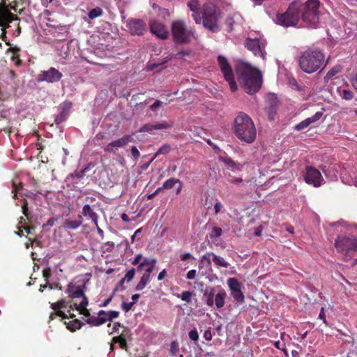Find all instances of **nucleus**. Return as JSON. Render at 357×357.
Masks as SVG:
<instances>
[{
    "mask_svg": "<svg viewBox=\"0 0 357 357\" xmlns=\"http://www.w3.org/2000/svg\"><path fill=\"white\" fill-rule=\"evenodd\" d=\"M238 81L244 91L249 94L257 93L261 87L262 75L250 64L241 62L236 67Z\"/></svg>",
    "mask_w": 357,
    "mask_h": 357,
    "instance_id": "f257e3e1",
    "label": "nucleus"
},
{
    "mask_svg": "<svg viewBox=\"0 0 357 357\" xmlns=\"http://www.w3.org/2000/svg\"><path fill=\"white\" fill-rule=\"evenodd\" d=\"M234 132L241 142L250 144L255 141L257 130L252 119L245 113L241 112L234 119Z\"/></svg>",
    "mask_w": 357,
    "mask_h": 357,
    "instance_id": "f03ea898",
    "label": "nucleus"
},
{
    "mask_svg": "<svg viewBox=\"0 0 357 357\" xmlns=\"http://www.w3.org/2000/svg\"><path fill=\"white\" fill-rule=\"evenodd\" d=\"M325 54L319 50L308 49L301 52L298 59L300 68L305 73L312 74L324 65Z\"/></svg>",
    "mask_w": 357,
    "mask_h": 357,
    "instance_id": "7ed1b4c3",
    "label": "nucleus"
},
{
    "mask_svg": "<svg viewBox=\"0 0 357 357\" xmlns=\"http://www.w3.org/2000/svg\"><path fill=\"white\" fill-rule=\"evenodd\" d=\"M320 2L319 0H307L301 4L302 11L301 19L305 25L311 28H317L319 23Z\"/></svg>",
    "mask_w": 357,
    "mask_h": 357,
    "instance_id": "20e7f679",
    "label": "nucleus"
},
{
    "mask_svg": "<svg viewBox=\"0 0 357 357\" xmlns=\"http://www.w3.org/2000/svg\"><path fill=\"white\" fill-rule=\"evenodd\" d=\"M171 31L173 41L177 45L188 44L195 38V30L188 29L183 20H175L172 22Z\"/></svg>",
    "mask_w": 357,
    "mask_h": 357,
    "instance_id": "39448f33",
    "label": "nucleus"
},
{
    "mask_svg": "<svg viewBox=\"0 0 357 357\" xmlns=\"http://www.w3.org/2000/svg\"><path fill=\"white\" fill-rule=\"evenodd\" d=\"M203 25L212 32H218L220 30L218 20L220 17V12L217 6L212 3L204 5L203 8Z\"/></svg>",
    "mask_w": 357,
    "mask_h": 357,
    "instance_id": "423d86ee",
    "label": "nucleus"
},
{
    "mask_svg": "<svg viewBox=\"0 0 357 357\" xmlns=\"http://www.w3.org/2000/svg\"><path fill=\"white\" fill-rule=\"evenodd\" d=\"M337 251L348 257H352L357 251V236L354 235H338L335 241Z\"/></svg>",
    "mask_w": 357,
    "mask_h": 357,
    "instance_id": "0eeeda50",
    "label": "nucleus"
},
{
    "mask_svg": "<svg viewBox=\"0 0 357 357\" xmlns=\"http://www.w3.org/2000/svg\"><path fill=\"white\" fill-rule=\"evenodd\" d=\"M301 3L294 1L289 4L287 10L277 15V22L283 26H296L300 19Z\"/></svg>",
    "mask_w": 357,
    "mask_h": 357,
    "instance_id": "6e6552de",
    "label": "nucleus"
},
{
    "mask_svg": "<svg viewBox=\"0 0 357 357\" xmlns=\"http://www.w3.org/2000/svg\"><path fill=\"white\" fill-rule=\"evenodd\" d=\"M218 63L225 79L228 82L229 84L231 91H236L238 88L237 84L234 79V75L232 68L227 59L225 56L220 55L218 57Z\"/></svg>",
    "mask_w": 357,
    "mask_h": 357,
    "instance_id": "1a4fd4ad",
    "label": "nucleus"
},
{
    "mask_svg": "<svg viewBox=\"0 0 357 357\" xmlns=\"http://www.w3.org/2000/svg\"><path fill=\"white\" fill-rule=\"evenodd\" d=\"M66 293L69 294V296L75 302H77L78 298H81V301L78 303L80 306H87L88 298L85 296L83 289L80 286H77L73 284L68 285Z\"/></svg>",
    "mask_w": 357,
    "mask_h": 357,
    "instance_id": "9d476101",
    "label": "nucleus"
},
{
    "mask_svg": "<svg viewBox=\"0 0 357 357\" xmlns=\"http://www.w3.org/2000/svg\"><path fill=\"white\" fill-rule=\"evenodd\" d=\"M304 179L307 184L312 185L315 188L319 187L324 181L320 172L312 166L306 167Z\"/></svg>",
    "mask_w": 357,
    "mask_h": 357,
    "instance_id": "9b49d317",
    "label": "nucleus"
},
{
    "mask_svg": "<svg viewBox=\"0 0 357 357\" xmlns=\"http://www.w3.org/2000/svg\"><path fill=\"white\" fill-rule=\"evenodd\" d=\"M14 20L20 21L19 17L13 14L8 6L3 4L0 6V26L2 29L5 30L10 27L9 24Z\"/></svg>",
    "mask_w": 357,
    "mask_h": 357,
    "instance_id": "f8f14e48",
    "label": "nucleus"
},
{
    "mask_svg": "<svg viewBox=\"0 0 357 357\" xmlns=\"http://www.w3.org/2000/svg\"><path fill=\"white\" fill-rule=\"evenodd\" d=\"M131 136L128 135H123L122 137L111 142L103 147L106 153H115L120 148H124L131 141Z\"/></svg>",
    "mask_w": 357,
    "mask_h": 357,
    "instance_id": "ddd939ff",
    "label": "nucleus"
},
{
    "mask_svg": "<svg viewBox=\"0 0 357 357\" xmlns=\"http://www.w3.org/2000/svg\"><path fill=\"white\" fill-rule=\"evenodd\" d=\"M62 73L55 68L51 67L47 70L41 71L38 75V81L53 83L59 82L62 77Z\"/></svg>",
    "mask_w": 357,
    "mask_h": 357,
    "instance_id": "4468645a",
    "label": "nucleus"
},
{
    "mask_svg": "<svg viewBox=\"0 0 357 357\" xmlns=\"http://www.w3.org/2000/svg\"><path fill=\"white\" fill-rule=\"evenodd\" d=\"M127 27L131 35H143L146 29V24L139 19L131 18L127 22Z\"/></svg>",
    "mask_w": 357,
    "mask_h": 357,
    "instance_id": "2eb2a0df",
    "label": "nucleus"
},
{
    "mask_svg": "<svg viewBox=\"0 0 357 357\" xmlns=\"http://www.w3.org/2000/svg\"><path fill=\"white\" fill-rule=\"evenodd\" d=\"M174 123L172 121H162L159 123H146L139 130V132H151L154 130H165L173 127Z\"/></svg>",
    "mask_w": 357,
    "mask_h": 357,
    "instance_id": "dca6fc26",
    "label": "nucleus"
},
{
    "mask_svg": "<svg viewBox=\"0 0 357 357\" xmlns=\"http://www.w3.org/2000/svg\"><path fill=\"white\" fill-rule=\"evenodd\" d=\"M151 32L160 39H167L169 31L165 24L158 21H152L150 23Z\"/></svg>",
    "mask_w": 357,
    "mask_h": 357,
    "instance_id": "f3484780",
    "label": "nucleus"
},
{
    "mask_svg": "<svg viewBox=\"0 0 357 357\" xmlns=\"http://www.w3.org/2000/svg\"><path fill=\"white\" fill-rule=\"evenodd\" d=\"M323 116L322 112H317L312 116L308 117L305 120L302 121L299 123L296 124L294 127L296 130H302L307 128L310 124L314 123L319 121Z\"/></svg>",
    "mask_w": 357,
    "mask_h": 357,
    "instance_id": "a211bd4d",
    "label": "nucleus"
},
{
    "mask_svg": "<svg viewBox=\"0 0 357 357\" xmlns=\"http://www.w3.org/2000/svg\"><path fill=\"white\" fill-rule=\"evenodd\" d=\"M188 7L192 12V17L197 24L201 22V16L199 14L200 4L198 0H190L188 2Z\"/></svg>",
    "mask_w": 357,
    "mask_h": 357,
    "instance_id": "6ab92c4d",
    "label": "nucleus"
},
{
    "mask_svg": "<svg viewBox=\"0 0 357 357\" xmlns=\"http://www.w3.org/2000/svg\"><path fill=\"white\" fill-rule=\"evenodd\" d=\"M190 54V52L189 51H187V50H181L180 52H178L175 55H168L166 57L163 58L162 61L160 62V63H151V62L149 63V68L150 70H153L154 68H156L162 64H164V63H167L169 61H170L173 57H175V58H181V56H185V55H188Z\"/></svg>",
    "mask_w": 357,
    "mask_h": 357,
    "instance_id": "aec40b11",
    "label": "nucleus"
},
{
    "mask_svg": "<svg viewBox=\"0 0 357 357\" xmlns=\"http://www.w3.org/2000/svg\"><path fill=\"white\" fill-rule=\"evenodd\" d=\"M246 47L252 51L255 55H263L261 47L257 39H247L245 43Z\"/></svg>",
    "mask_w": 357,
    "mask_h": 357,
    "instance_id": "412c9836",
    "label": "nucleus"
},
{
    "mask_svg": "<svg viewBox=\"0 0 357 357\" xmlns=\"http://www.w3.org/2000/svg\"><path fill=\"white\" fill-rule=\"evenodd\" d=\"M82 224V215H79L77 220H71L66 219L63 222V227L66 229L75 230L78 229Z\"/></svg>",
    "mask_w": 357,
    "mask_h": 357,
    "instance_id": "4be33fe9",
    "label": "nucleus"
},
{
    "mask_svg": "<svg viewBox=\"0 0 357 357\" xmlns=\"http://www.w3.org/2000/svg\"><path fill=\"white\" fill-rule=\"evenodd\" d=\"M82 216L86 217L89 216L91 221L94 225H97V221L98 218V215L97 213L92 209V208L89 204H86L83 206L82 215Z\"/></svg>",
    "mask_w": 357,
    "mask_h": 357,
    "instance_id": "5701e85b",
    "label": "nucleus"
},
{
    "mask_svg": "<svg viewBox=\"0 0 357 357\" xmlns=\"http://www.w3.org/2000/svg\"><path fill=\"white\" fill-rule=\"evenodd\" d=\"M342 70V66L341 65H335L326 74V75L324 77V82L328 83V81L337 74L341 73Z\"/></svg>",
    "mask_w": 357,
    "mask_h": 357,
    "instance_id": "b1692460",
    "label": "nucleus"
},
{
    "mask_svg": "<svg viewBox=\"0 0 357 357\" xmlns=\"http://www.w3.org/2000/svg\"><path fill=\"white\" fill-rule=\"evenodd\" d=\"M86 323L93 326H99L106 323V319L105 317L91 316L86 319Z\"/></svg>",
    "mask_w": 357,
    "mask_h": 357,
    "instance_id": "393cba45",
    "label": "nucleus"
},
{
    "mask_svg": "<svg viewBox=\"0 0 357 357\" xmlns=\"http://www.w3.org/2000/svg\"><path fill=\"white\" fill-rule=\"evenodd\" d=\"M227 294L224 290H220L215 296V304L218 308H222L225 305Z\"/></svg>",
    "mask_w": 357,
    "mask_h": 357,
    "instance_id": "a878e982",
    "label": "nucleus"
},
{
    "mask_svg": "<svg viewBox=\"0 0 357 357\" xmlns=\"http://www.w3.org/2000/svg\"><path fill=\"white\" fill-rule=\"evenodd\" d=\"M151 282V275L144 273L141 277L140 281L137 284L135 289L137 291H141L145 288V287Z\"/></svg>",
    "mask_w": 357,
    "mask_h": 357,
    "instance_id": "bb28decb",
    "label": "nucleus"
},
{
    "mask_svg": "<svg viewBox=\"0 0 357 357\" xmlns=\"http://www.w3.org/2000/svg\"><path fill=\"white\" fill-rule=\"evenodd\" d=\"M64 324L66 325V328L71 332H75L77 329H80L84 324L79 319H74L68 322L65 321Z\"/></svg>",
    "mask_w": 357,
    "mask_h": 357,
    "instance_id": "cd10ccee",
    "label": "nucleus"
},
{
    "mask_svg": "<svg viewBox=\"0 0 357 357\" xmlns=\"http://www.w3.org/2000/svg\"><path fill=\"white\" fill-rule=\"evenodd\" d=\"M172 151V146L168 144H163L154 154L151 162L160 155H167Z\"/></svg>",
    "mask_w": 357,
    "mask_h": 357,
    "instance_id": "c85d7f7f",
    "label": "nucleus"
},
{
    "mask_svg": "<svg viewBox=\"0 0 357 357\" xmlns=\"http://www.w3.org/2000/svg\"><path fill=\"white\" fill-rule=\"evenodd\" d=\"M212 261L214 264L219 267L228 268L229 264L222 257L218 256L213 253Z\"/></svg>",
    "mask_w": 357,
    "mask_h": 357,
    "instance_id": "c756f323",
    "label": "nucleus"
},
{
    "mask_svg": "<svg viewBox=\"0 0 357 357\" xmlns=\"http://www.w3.org/2000/svg\"><path fill=\"white\" fill-rule=\"evenodd\" d=\"M68 116V109L63 107L61 112L56 116L54 122L56 125H59L66 120Z\"/></svg>",
    "mask_w": 357,
    "mask_h": 357,
    "instance_id": "7c9ffc66",
    "label": "nucleus"
},
{
    "mask_svg": "<svg viewBox=\"0 0 357 357\" xmlns=\"http://www.w3.org/2000/svg\"><path fill=\"white\" fill-rule=\"evenodd\" d=\"M113 343H119L121 349L127 351L128 345L125 337L123 335L115 336L112 338Z\"/></svg>",
    "mask_w": 357,
    "mask_h": 357,
    "instance_id": "2f4dec72",
    "label": "nucleus"
},
{
    "mask_svg": "<svg viewBox=\"0 0 357 357\" xmlns=\"http://www.w3.org/2000/svg\"><path fill=\"white\" fill-rule=\"evenodd\" d=\"M12 193L13 194V198L16 199L17 198V194L23 188L22 183L20 181H18L17 179H14L12 181Z\"/></svg>",
    "mask_w": 357,
    "mask_h": 357,
    "instance_id": "473e14b6",
    "label": "nucleus"
},
{
    "mask_svg": "<svg viewBox=\"0 0 357 357\" xmlns=\"http://www.w3.org/2000/svg\"><path fill=\"white\" fill-rule=\"evenodd\" d=\"M103 15V10L100 7H96L91 9L88 13V17L90 20H93L96 17H101Z\"/></svg>",
    "mask_w": 357,
    "mask_h": 357,
    "instance_id": "72a5a7b5",
    "label": "nucleus"
},
{
    "mask_svg": "<svg viewBox=\"0 0 357 357\" xmlns=\"http://www.w3.org/2000/svg\"><path fill=\"white\" fill-rule=\"evenodd\" d=\"M68 305L67 302L64 299H61L56 303H52L50 307L54 311L61 310L62 308H66Z\"/></svg>",
    "mask_w": 357,
    "mask_h": 357,
    "instance_id": "f704fd0d",
    "label": "nucleus"
},
{
    "mask_svg": "<svg viewBox=\"0 0 357 357\" xmlns=\"http://www.w3.org/2000/svg\"><path fill=\"white\" fill-rule=\"evenodd\" d=\"M204 296L206 298V304L207 305L212 307L215 302V294L213 292V289H211L209 292L207 290L205 291Z\"/></svg>",
    "mask_w": 357,
    "mask_h": 357,
    "instance_id": "c9c22d12",
    "label": "nucleus"
},
{
    "mask_svg": "<svg viewBox=\"0 0 357 357\" xmlns=\"http://www.w3.org/2000/svg\"><path fill=\"white\" fill-rule=\"evenodd\" d=\"M176 183H180V181L175 178H171L167 179L162 185V189L170 190L172 189Z\"/></svg>",
    "mask_w": 357,
    "mask_h": 357,
    "instance_id": "e433bc0d",
    "label": "nucleus"
},
{
    "mask_svg": "<svg viewBox=\"0 0 357 357\" xmlns=\"http://www.w3.org/2000/svg\"><path fill=\"white\" fill-rule=\"evenodd\" d=\"M135 271L136 270L134 268L130 269L126 273L125 277L123 279H121V280L120 281V284H123L125 281H126L127 282H130L135 277Z\"/></svg>",
    "mask_w": 357,
    "mask_h": 357,
    "instance_id": "4c0bfd02",
    "label": "nucleus"
},
{
    "mask_svg": "<svg viewBox=\"0 0 357 357\" xmlns=\"http://www.w3.org/2000/svg\"><path fill=\"white\" fill-rule=\"evenodd\" d=\"M75 309L78 311H79V313L83 314L87 318H89V317H91V313L89 310L86 307V306H80L78 304V302L74 303Z\"/></svg>",
    "mask_w": 357,
    "mask_h": 357,
    "instance_id": "58836bf2",
    "label": "nucleus"
},
{
    "mask_svg": "<svg viewBox=\"0 0 357 357\" xmlns=\"http://www.w3.org/2000/svg\"><path fill=\"white\" fill-rule=\"evenodd\" d=\"M213 252H207L201 258V263L206 265V266H210L211 264V257H213Z\"/></svg>",
    "mask_w": 357,
    "mask_h": 357,
    "instance_id": "ea45409f",
    "label": "nucleus"
},
{
    "mask_svg": "<svg viewBox=\"0 0 357 357\" xmlns=\"http://www.w3.org/2000/svg\"><path fill=\"white\" fill-rule=\"evenodd\" d=\"M90 164H89L86 167H85L84 169L79 170V171H75L73 174H71V176L73 178L77 177V178H83L87 171L89 170Z\"/></svg>",
    "mask_w": 357,
    "mask_h": 357,
    "instance_id": "a19ab883",
    "label": "nucleus"
},
{
    "mask_svg": "<svg viewBox=\"0 0 357 357\" xmlns=\"http://www.w3.org/2000/svg\"><path fill=\"white\" fill-rule=\"evenodd\" d=\"M192 296V292L190 291H184L181 293V295H178V298L186 303H190L191 301V298Z\"/></svg>",
    "mask_w": 357,
    "mask_h": 357,
    "instance_id": "79ce46f5",
    "label": "nucleus"
},
{
    "mask_svg": "<svg viewBox=\"0 0 357 357\" xmlns=\"http://www.w3.org/2000/svg\"><path fill=\"white\" fill-rule=\"evenodd\" d=\"M56 316L57 317H61L63 319H68V314H66L62 310H57V311H55L54 312H52V313L50 314V320L54 319Z\"/></svg>",
    "mask_w": 357,
    "mask_h": 357,
    "instance_id": "37998d69",
    "label": "nucleus"
},
{
    "mask_svg": "<svg viewBox=\"0 0 357 357\" xmlns=\"http://www.w3.org/2000/svg\"><path fill=\"white\" fill-rule=\"evenodd\" d=\"M224 162L229 167L232 168V169H239L241 168L240 164H236L231 158H227L224 159Z\"/></svg>",
    "mask_w": 357,
    "mask_h": 357,
    "instance_id": "c03bdc74",
    "label": "nucleus"
},
{
    "mask_svg": "<svg viewBox=\"0 0 357 357\" xmlns=\"http://www.w3.org/2000/svg\"><path fill=\"white\" fill-rule=\"evenodd\" d=\"M341 96L343 99L350 100L354 98V93L350 90L343 89Z\"/></svg>",
    "mask_w": 357,
    "mask_h": 357,
    "instance_id": "a18cd8bd",
    "label": "nucleus"
},
{
    "mask_svg": "<svg viewBox=\"0 0 357 357\" xmlns=\"http://www.w3.org/2000/svg\"><path fill=\"white\" fill-rule=\"evenodd\" d=\"M222 234V230L221 228L218 227H213L211 231V234H210V236L211 238H219Z\"/></svg>",
    "mask_w": 357,
    "mask_h": 357,
    "instance_id": "49530a36",
    "label": "nucleus"
},
{
    "mask_svg": "<svg viewBox=\"0 0 357 357\" xmlns=\"http://www.w3.org/2000/svg\"><path fill=\"white\" fill-rule=\"evenodd\" d=\"M179 350L178 343L176 341H173L170 344V354L172 356H176Z\"/></svg>",
    "mask_w": 357,
    "mask_h": 357,
    "instance_id": "de8ad7c7",
    "label": "nucleus"
},
{
    "mask_svg": "<svg viewBox=\"0 0 357 357\" xmlns=\"http://www.w3.org/2000/svg\"><path fill=\"white\" fill-rule=\"evenodd\" d=\"M231 295H232L233 298H234V300H236L237 302L243 303L244 301V295H243V292L241 291V290L236 291V292H233V294H231Z\"/></svg>",
    "mask_w": 357,
    "mask_h": 357,
    "instance_id": "09e8293b",
    "label": "nucleus"
},
{
    "mask_svg": "<svg viewBox=\"0 0 357 357\" xmlns=\"http://www.w3.org/2000/svg\"><path fill=\"white\" fill-rule=\"evenodd\" d=\"M119 316V312L115 310H110L107 312V315L105 317L106 322L107 321H112L114 319L117 318Z\"/></svg>",
    "mask_w": 357,
    "mask_h": 357,
    "instance_id": "8fccbe9b",
    "label": "nucleus"
},
{
    "mask_svg": "<svg viewBox=\"0 0 357 357\" xmlns=\"http://www.w3.org/2000/svg\"><path fill=\"white\" fill-rule=\"evenodd\" d=\"M188 335L190 339L194 342H197L199 340V334L196 328L191 330Z\"/></svg>",
    "mask_w": 357,
    "mask_h": 357,
    "instance_id": "3c124183",
    "label": "nucleus"
},
{
    "mask_svg": "<svg viewBox=\"0 0 357 357\" xmlns=\"http://www.w3.org/2000/svg\"><path fill=\"white\" fill-rule=\"evenodd\" d=\"M22 211L24 215L29 219V208H28V202L24 199L23 204L22 206Z\"/></svg>",
    "mask_w": 357,
    "mask_h": 357,
    "instance_id": "603ef678",
    "label": "nucleus"
},
{
    "mask_svg": "<svg viewBox=\"0 0 357 357\" xmlns=\"http://www.w3.org/2000/svg\"><path fill=\"white\" fill-rule=\"evenodd\" d=\"M157 260L155 258L152 259V263L149 266H147L146 269L145 270L144 273H146L149 275L151 274V273L153 271L155 265H156Z\"/></svg>",
    "mask_w": 357,
    "mask_h": 357,
    "instance_id": "864d4df0",
    "label": "nucleus"
},
{
    "mask_svg": "<svg viewBox=\"0 0 357 357\" xmlns=\"http://www.w3.org/2000/svg\"><path fill=\"white\" fill-rule=\"evenodd\" d=\"M241 284L236 278H229L228 280V285L230 289H233V287H239Z\"/></svg>",
    "mask_w": 357,
    "mask_h": 357,
    "instance_id": "5fc2aeb1",
    "label": "nucleus"
},
{
    "mask_svg": "<svg viewBox=\"0 0 357 357\" xmlns=\"http://www.w3.org/2000/svg\"><path fill=\"white\" fill-rule=\"evenodd\" d=\"M227 181L230 183H234V184H238V183L243 182V179L241 178H236V177H234V176H233L231 175H229L227 177Z\"/></svg>",
    "mask_w": 357,
    "mask_h": 357,
    "instance_id": "6e6d98bb",
    "label": "nucleus"
},
{
    "mask_svg": "<svg viewBox=\"0 0 357 357\" xmlns=\"http://www.w3.org/2000/svg\"><path fill=\"white\" fill-rule=\"evenodd\" d=\"M162 104V102L160 100H156L153 104L150 106V109L153 112H156L161 107Z\"/></svg>",
    "mask_w": 357,
    "mask_h": 357,
    "instance_id": "4d7b16f0",
    "label": "nucleus"
},
{
    "mask_svg": "<svg viewBox=\"0 0 357 357\" xmlns=\"http://www.w3.org/2000/svg\"><path fill=\"white\" fill-rule=\"evenodd\" d=\"M135 304V302H130V303H125L123 302L121 304V307L125 312H128L131 310L132 307Z\"/></svg>",
    "mask_w": 357,
    "mask_h": 357,
    "instance_id": "13d9d810",
    "label": "nucleus"
},
{
    "mask_svg": "<svg viewBox=\"0 0 357 357\" xmlns=\"http://www.w3.org/2000/svg\"><path fill=\"white\" fill-rule=\"evenodd\" d=\"M234 22V20L231 17H227V18L226 19L225 24L229 29V31L232 30Z\"/></svg>",
    "mask_w": 357,
    "mask_h": 357,
    "instance_id": "bf43d9fd",
    "label": "nucleus"
},
{
    "mask_svg": "<svg viewBox=\"0 0 357 357\" xmlns=\"http://www.w3.org/2000/svg\"><path fill=\"white\" fill-rule=\"evenodd\" d=\"M143 259V256L142 254H138L135 256L134 259L131 261L132 265L136 266L138 264H140L142 261V259Z\"/></svg>",
    "mask_w": 357,
    "mask_h": 357,
    "instance_id": "052dcab7",
    "label": "nucleus"
},
{
    "mask_svg": "<svg viewBox=\"0 0 357 357\" xmlns=\"http://www.w3.org/2000/svg\"><path fill=\"white\" fill-rule=\"evenodd\" d=\"M131 153L135 160H137L140 156V153L136 146L132 147Z\"/></svg>",
    "mask_w": 357,
    "mask_h": 357,
    "instance_id": "680f3d73",
    "label": "nucleus"
},
{
    "mask_svg": "<svg viewBox=\"0 0 357 357\" xmlns=\"http://www.w3.org/2000/svg\"><path fill=\"white\" fill-rule=\"evenodd\" d=\"M274 346L278 349H280L282 351H284V353L285 354H287V349L284 347V344H282L280 341H276L274 342Z\"/></svg>",
    "mask_w": 357,
    "mask_h": 357,
    "instance_id": "e2e57ef3",
    "label": "nucleus"
},
{
    "mask_svg": "<svg viewBox=\"0 0 357 357\" xmlns=\"http://www.w3.org/2000/svg\"><path fill=\"white\" fill-rule=\"evenodd\" d=\"M267 112H268V114L269 119L270 120H273V115L275 114V107L273 105H271L268 108Z\"/></svg>",
    "mask_w": 357,
    "mask_h": 357,
    "instance_id": "0e129e2a",
    "label": "nucleus"
},
{
    "mask_svg": "<svg viewBox=\"0 0 357 357\" xmlns=\"http://www.w3.org/2000/svg\"><path fill=\"white\" fill-rule=\"evenodd\" d=\"M350 82L354 89L357 91V75H354L351 77Z\"/></svg>",
    "mask_w": 357,
    "mask_h": 357,
    "instance_id": "69168bd1",
    "label": "nucleus"
},
{
    "mask_svg": "<svg viewBox=\"0 0 357 357\" xmlns=\"http://www.w3.org/2000/svg\"><path fill=\"white\" fill-rule=\"evenodd\" d=\"M204 337L205 338V340H206L208 341H210L212 340L213 335L209 328L204 331Z\"/></svg>",
    "mask_w": 357,
    "mask_h": 357,
    "instance_id": "338daca9",
    "label": "nucleus"
},
{
    "mask_svg": "<svg viewBox=\"0 0 357 357\" xmlns=\"http://www.w3.org/2000/svg\"><path fill=\"white\" fill-rule=\"evenodd\" d=\"M196 271L195 270H190L186 274V278L188 280H192L196 276Z\"/></svg>",
    "mask_w": 357,
    "mask_h": 357,
    "instance_id": "774afa93",
    "label": "nucleus"
}]
</instances>
